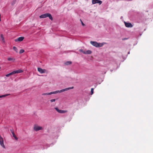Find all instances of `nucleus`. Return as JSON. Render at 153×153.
<instances>
[{"label": "nucleus", "mask_w": 153, "mask_h": 153, "mask_svg": "<svg viewBox=\"0 0 153 153\" xmlns=\"http://www.w3.org/2000/svg\"><path fill=\"white\" fill-rule=\"evenodd\" d=\"M74 88V87H72L69 88H67L65 89H62L60 91H53L50 92V94H56L58 93H61L65 91H68L70 89H72Z\"/></svg>", "instance_id": "1"}, {"label": "nucleus", "mask_w": 153, "mask_h": 153, "mask_svg": "<svg viewBox=\"0 0 153 153\" xmlns=\"http://www.w3.org/2000/svg\"><path fill=\"white\" fill-rule=\"evenodd\" d=\"M47 17H48L49 19L52 20H53V18L51 15L49 13H46L43 14L39 16V17L40 19L45 18Z\"/></svg>", "instance_id": "2"}, {"label": "nucleus", "mask_w": 153, "mask_h": 153, "mask_svg": "<svg viewBox=\"0 0 153 153\" xmlns=\"http://www.w3.org/2000/svg\"><path fill=\"white\" fill-rule=\"evenodd\" d=\"M90 43L92 45L96 47H101L103 45L102 43H98L94 41H91L90 42Z\"/></svg>", "instance_id": "3"}, {"label": "nucleus", "mask_w": 153, "mask_h": 153, "mask_svg": "<svg viewBox=\"0 0 153 153\" xmlns=\"http://www.w3.org/2000/svg\"><path fill=\"white\" fill-rule=\"evenodd\" d=\"M0 144L3 148H5V147L4 144L3 139L1 135H0Z\"/></svg>", "instance_id": "4"}, {"label": "nucleus", "mask_w": 153, "mask_h": 153, "mask_svg": "<svg viewBox=\"0 0 153 153\" xmlns=\"http://www.w3.org/2000/svg\"><path fill=\"white\" fill-rule=\"evenodd\" d=\"M55 109L59 113H64L67 112V110H61L59 109L58 108L56 107L55 108Z\"/></svg>", "instance_id": "5"}, {"label": "nucleus", "mask_w": 153, "mask_h": 153, "mask_svg": "<svg viewBox=\"0 0 153 153\" xmlns=\"http://www.w3.org/2000/svg\"><path fill=\"white\" fill-rule=\"evenodd\" d=\"M43 129L42 127L38 126H35L34 127V129L36 131H38L40 130H42Z\"/></svg>", "instance_id": "6"}, {"label": "nucleus", "mask_w": 153, "mask_h": 153, "mask_svg": "<svg viewBox=\"0 0 153 153\" xmlns=\"http://www.w3.org/2000/svg\"><path fill=\"white\" fill-rule=\"evenodd\" d=\"M102 1L99 0H92V3L93 4H95L96 3L99 4L100 5L102 3Z\"/></svg>", "instance_id": "7"}, {"label": "nucleus", "mask_w": 153, "mask_h": 153, "mask_svg": "<svg viewBox=\"0 0 153 153\" xmlns=\"http://www.w3.org/2000/svg\"><path fill=\"white\" fill-rule=\"evenodd\" d=\"M37 70L41 74L45 73L46 72V70L45 69H43L40 68H38Z\"/></svg>", "instance_id": "8"}, {"label": "nucleus", "mask_w": 153, "mask_h": 153, "mask_svg": "<svg viewBox=\"0 0 153 153\" xmlns=\"http://www.w3.org/2000/svg\"><path fill=\"white\" fill-rule=\"evenodd\" d=\"M124 23L125 26L127 27H133V25L130 23H127L126 22H124Z\"/></svg>", "instance_id": "9"}, {"label": "nucleus", "mask_w": 153, "mask_h": 153, "mask_svg": "<svg viewBox=\"0 0 153 153\" xmlns=\"http://www.w3.org/2000/svg\"><path fill=\"white\" fill-rule=\"evenodd\" d=\"M24 38L23 37H20L17 39H15V42H21L24 39Z\"/></svg>", "instance_id": "10"}, {"label": "nucleus", "mask_w": 153, "mask_h": 153, "mask_svg": "<svg viewBox=\"0 0 153 153\" xmlns=\"http://www.w3.org/2000/svg\"><path fill=\"white\" fill-rule=\"evenodd\" d=\"M10 131H11L13 137L15 138V139L16 140H17L18 139V138L15 136L13 130L12 129H10Z\"/></svg>", "instance_id": "11"}, {"label": "nucleus", "mask_w": 153, "mask_h": 153, "mask_svg": "<svg viewBox=\"0 0 153 153\" xmlns=\"http://www.w3.org/2000/svg\"><path fill=\"white\" fill-rule=\"evenodd\" d=\"M13 71L14 74H15L16 73H22L23 72V71L22 70L19 69L17 70L14 71Z\"/></svg>", "instance_id": "12"}, {"label": "nucleus", "mask_w": 153, "mask_h": 153, "mask_svg": "<svg viewBox=\"0 0 153 153\" xmlns=\"http://www.w3.org/2000/svg\"><path fill=\"white\" fill-rule=\"evenodd\" d=\"M91 53V51L90 50H87L85 51V52H83V53L85 54H90Z\"/></svg>", "instance_id": "13"}, {"label": "nucleus", "mask_w": 153, "mask_h": 153, "mask_svg": "<svg viewBox=\"0 0 153 153\" xmlns=\"http://www.w3.org/2000/svg\"><path fill=\"white\" fill-rule=\"evenodd\" d=\"M10 95V94H6L5 95H1V96H0V98L6 97L7 96H8Z\"/></svg>", "instance_id": "14"}, {"label": "nucleus", "mask_w": 153, "mask_h": 153, "mask_svg": "<svg viewBox=\"0 0 153 153\" xmlns=\"http://www.w3.org/2000/svg\"><path fill=\"white\" fill-rule=\"evenodd\" d=\"M7 59L8 61H13V62H14L15 60V59L13 58H8Z\"/></svg>", "instance_id": "15"}, {"label": "nucleus", "mask_w": 153, "mask_h": 153, "mask_svg": "<svg viewBox=\"0 0 153 153\" xmlns=\"http://www.w3.org/2000/svg\"><path fill=\"white\" fill-rule=\"evenodd\" d=\"M14 74V73H13V71L10 73H9L8 74H6V76L7 77H9L10 75H12V74Z\"/></svg>", "instance_id": "16"}, {"label": "nucleus", "mask_w": 153, "mask_h": 153, "mask_svg": "<svg viewBox=\"0 0 153 153\" xmlns=\"http://www.w3.org/2000/svg\"><path fill=\"white\" fill-rule=\"evenodd\" d=\"M72 63V62L71 61H67L66 62L65 64L66 65H70Z\"/></svg>", "instance_id": "17"}, {"label": "nucleus", "mask_w": 153, "mask_h": 153, "mask_svg": "<svg viewBox=\"0 0 153 153\" xmlns=\"http://www.w3.org/2000/svg\"><path fill=\"white\" fill-rule=\"evenodd\" d=\"M13 49L14 50V51H15L16 53H17L18 52V51H17V48L16 47H15V46H14L13 47Z\"/></svg>", "instance_id": "18"}, {"label": "nucleus", "mask_w": 153, "mask_h": 153, "mask_svg": "<svg viewBox=\"0 0 153 153\" xmlns=\"http://www.w3.org/2000/svg\"><path fill=\"white\" fill-rule=\"evenodd\" d=\"M50 93H43L42 94V95H50Z\"/></svg>", "instance_id": "19"}, {"label": "nucleus", "mask_w": 153, "mask_h": 153, "mask_svg": "<svg viewBox=\"0 0 153 153\" xmlns=\"http://www.w3.org/2000/svg\"><path fill=\"white\" fill-rule=\"evenodd\" d=\"M1 39H2V40L4 42V37L3 35L2 34H1Z\"/></svg>", "instance_id": "20"}, {"label": "nucleus", "mask_w": 153, "mask_h": 153, "mask_svg": "<svg viewBox=\"0 0 153 153\" xmlns=\"http://www.w3.org/2000/svg\"><path fill=\"white\" fill-rule=\"evenodd\" d=\"M24 52V50L23 49H21L19 51L20 53H22Z\"/></svg>", "instance_id": "21"}, {"label": "nucleus", "mask_w": 153, "mask_h": 153, "mask_svg": "<svg viewBox=\"0 0 153 153\" xmlns=\"http://www.w3.org/2000/svg\"><path fill=\"white\" fill-rule=\"evenodd\" d=\"M93 91H94V88H91V95L93 93Z\"/></svg>", "instance_id": "22"}, {"label": "nucleus", "mask_w": 153, "mask_h": 153, "mask_svg": "<svg viewBox=\"0 0 153 153\" xmlns=\"http://www.w3.org/2000/svg\"><path fill=\"white\" fill-rule=\"evenodd\" d=\"M50 101L51 102H54L56 101V99H52V100H51Z\"/></svg>", "instance_id": "23"}, {"label": "nucleus", "mask_w": 153, "mask_h": 153, "mask_svg": "<svg viewBox=\"0 0 153 153\" xmlns=\"http://www.w3.org/2000/svg\"><path fill=\"white\" fill-rule=\"evenodd\" d=\"M79 51L80 52H82L83 53V52H85V51H83L82 49H80Z\"/></svg>", "instance_id": "24"}, {"label": "nucleus", "mask_w": 153, "mask_h": 153, "mask_svg": "<svg viewBox=\"0 0 153 153\" xmlns=\"http://www.w3.org/2000/svg\"><path fill=\"white\" fill-rule=\"evenodd\" d=\"M81 23L82 25L84 26L85 25V24L83 23V22L81 21Z\"/></svg>", "instance_id": "25"}, {"label": "nucleus", "mask_w": 153, "mask_h": 153, "mask_svg": "<svg viewBox=\"0 0 153 153\" xmlns=\"http://www.w3.org/2000/svg\"><path fill=\"white\" fill-rule=\"evenodd\" d=\"M129 53H129V52H128V54H129Z\"/></svg>", "instance_id": "26"}]
</instances>
